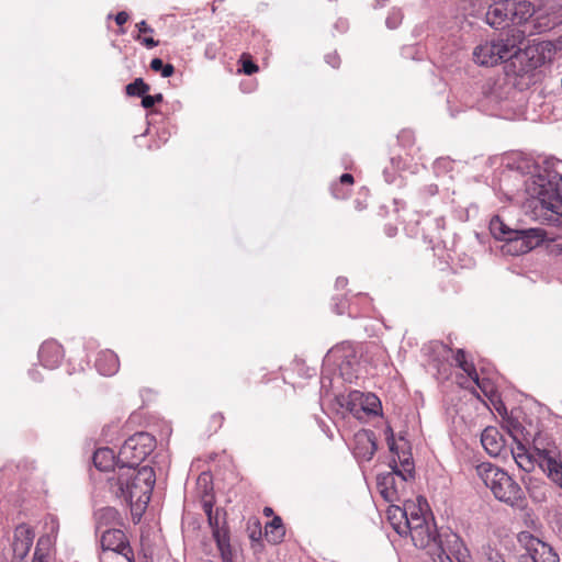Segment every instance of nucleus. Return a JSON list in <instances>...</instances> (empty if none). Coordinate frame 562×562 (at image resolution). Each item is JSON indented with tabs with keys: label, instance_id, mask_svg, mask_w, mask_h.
<instances>
[{
	"label": "nucleus",
	"instance_id": "1",
	"mask_svg": "<svg viewBox=\"0 0 562 562\" xmlns=\"http://www.w3.org/2000/svg\"><path fill=\"white\" fill-rule=\"evenodd\" d=\"M156 439L148 432H136L127 438L117 453L119 470L108 477L111 494L130 505L132 510H144L150 501L156 482L153 468L140 463L154 451Z\"/></svg>",
	"mask_w": 562,
	"mask_h": 562
},
{
	"label": "nucleus",
	"instance_id": "2",
	"mask_svg": "<svg viewBox=\"0 0 562 562\" xmlns=\"http://www.w3.org/2000/svg\"><path fill=\"white\" fill-rule=\"evenodd\" d=\"M561 177L557 172L532 176L526 183L528 198L524 203L526 214L542 224L562 227Z\"/></svg>",
	"mask_w": 562,
	"mask_h": 562
},
{
	"label": "nucleus",
	"instance_id": "3",
	"mask_svg": "<svg viewBox=\"0 0 562 562\" xmlns=\"http://www.w3.org/2000/svg\"><path fill=\"white\" fill-rule=\"evenodd\" d=\"M475 470L477 476L497 501L512 508H526L527 498L524 490L506 471L491 462H482L476 465Z\"/></svg>",
	"mask_w": 562,
	"mask_h": 562
},
{
	"label": "nucleus",
	"instance_id": "4",
	"mask_svg": "<svg viewBox=\"0 0 562 562\" xmlns=\"http://www.w3.org/2000/svg\"><path fill=\"white\" fill-rule=\"evenodd\" d=\"M525 41V32L518 27H509L496 38L485 42L474 48L473 58L482 66H495L508 60L519 52V45Z\"/></svg>",
	"mask_w": 562,
	"mask_h": 562
},
{
	"label": "nucleus",
	"instance_id": "5",
	"mask_svg": "<svg viewBox=\"0 0 562 562\" xmlns=\"http://www.w3.org/2000/svg\"><path fill=\"white\" fill-rule=\"evenodd\" d=\"M490 232L494 238L505 243L503 251L512 256L529 252L540 246L547 237L542 228L513 229L497 215L490 222Z\"/></svg>",
	"mask_w": 562,
	"mask_h": 562
},
{
	"label": "nucleus",
	"instance_id": "6",
	"mask_svg": "<svg viewBox=\"0 0 562 562\" xmlns=\"http://www.w3.org/2000/svg\"><path fill=\"white\" fill-rule=\"evenodd\" d=\"M535 453H531L522 443L512 450L515 462L522 471L530 473L538 465L547 476L562 488V462L558 460L555 447L541 448L535 440Z\"/></svg>",
	"mask_w": 562,
	"mask_h": 562
},
{
	"label": "nucleus",
	"instance_id": "7",
	"mask_svg": "<svg viewBox=\"0 0 562 562\" xmlns=\"http://www.w3.org/2000/svg\"><path fill=\"white\" fill-rule=\"evenodd\" d=\"M409 536L414 546L426 550L434 562H452L451 557L445 554L442 535L438 532L434 518Z\"/></svg>",
	"mask_w": 562,
	"mask_h": 562
},
{
	"label": "nucleus",
	"instance_id": "8",
	"mask_svg": "<svg viewBox=\"0 0 562 562\" xmlns=\"http://www.w3.org/2000/svg\"><path fill=\"white\" fill-rule=\"evenodd\" d=\"M389 514V519L400 536L412 535L413 531L424 527L434 518L426 516L422 508L415 505L406 506L404 509L396 506L390 509Z\"/></svg>",
	"mask_w": 562,
	"mask_h": 562
},
{
	"label": "nucleus",
	"instance_id": "9",
	"mask_svg": "<svg viewBox=\"0 0 562 562\" xmlns=\"http://www.w3.org/2000/svg\"><path fill=\"white\" fill-rule=\"evenodd\" d=\"M555 52V45L550 41L533 43L524 49L519 46V52L514 56L513 64L515 65L516 60L520 63L526 61V66L520 69L521 71L536 69L550 63Z\"/></svg>",
	"mask_w": 562,
	"mask_h": 562
},
{
	"label": "nucleus",
	"instance_id": "10",
	"mask_svg": "<svg viewBox=\"0 0 562 562\" xmlns=\"http://www.w3.org/2000/svg\"><path fill=\"white\" fill-rule=\"evenodd\" d=\"M517 540L532 562H560V557L553 547L530 531L519 532Z\"/></svg>",
	"mask_w": 562,
	"mask_h": 562
},
{
	"label": "nucleus",
	"instance_id": "11",
	"mask_svg": "<svg viewBox=\"0 0 562 562\" xmlns=\"http://www.w3.org/2000/svg\"><path fill=\"white\" fill-rule=\"evenodd\" d=\"M100 544L103 553L112 551L124 557L127 562H135L134 551L130 541L120 528H109L101 531Z\"/></svg>",
	"mask_w": 562,
	"mask_h": 562
},
{
	"label": "nucleus",
	"instance_id": "12",
	"mask_svg": "<svg viewBox=\"0 0 562 562\" xmlns=\"http://www.w3.org/2000/svg\"><path fill=\"white\" fill-rule=\"evenodd\" d=\"M389 436L386 437L387 446L390 451L398 458V461L401 463L400 469L397 467L396 460L394 459L392 463L390 464L391 469L396 470V474L398 477H401L402 482H407L408 480L414 477V461L412 458V453L409 451L402 450L400 452L398 447L396 446L393 430L391 427L387 428Z\"/></svg>",
	"mask_w": 562,
	"mask_h": 562
},
{
	"label": "nucleus",
	"instance_id": "13",
	"mask_svg": "<svg viewBox=\"0 0 562 562\" xmlns=\"http://www.w3.org/2000/svg\"><path fill=\"white\" fill-rule=\"evenodd\" d=\"M333 353L339 359V371L345 381L352 382L357 378V368L359 359L355 349L350 346H342L333 350Z\"/></svg>",
	"mask_w": 562,
	"mask_h": 562
},
{
	"label": "nucleus",
	"instance_id": "14",
	"mask_svg": "<svg viewBox=\"0 0 562 562\" xmlns=\"http://www.w3.org/2000/svg\"><path fill=\"white\" fill-rule=\"evenodd\" d=\"M376 450V438L372 430H361L355 435L353 454L357 459L370 461Z\"/></svg>",
	"mask_w": 562,
	"mask_h": 562
},
{
	"label": "nucleus",
	"instance_id": "15",
	"mask_svg": "<svg viewBox=\"0 0 562 562\" xmlns=\"http://www.w3.org/2000/svg\"><path fill=\"white\" fill-rule=\"evenodd\" d=\"M34 532L25 524L19 525L13 535L12 551L18 560H23L33 544Z\"/></svg>",
	"mask_w": 562,
	"mask_h": 562
},
{
	"label": "nucleus",
	"instance_id": "16",
	"mask_svg": "<svg viewBox=\"0 0 562 562\" xmlns=\"http://www.w3.org/2000/svg\"><path fill=\"white\" fill-rule=\"evenodd\" d=\"M508 0H499L490 4L485 12V21L495 29H504L510 24Z\"/></svg>",
	"mask_w": 562,
	"mask_h": 562
},
{
	"label": "nucleus",
	"instance_id": "17",
	"mask_svg": "<svg viewBox=\"0 0 562 562\" xmlns=\"http://www.w3.org/2000/svg\"><path fill=\"white\" fill-rule=\"evenodd\" d=\"M38 359L43 367L54 369L63 359V347L56 341H45L40 347Z\"/></svg>",
	"mask_w": 562,
	"mask_h": 562
},
{
	"label": "nucleus",
	"instance_id": "18",
	"mask_svg": "<svg viewBox=\"0 0 562 562\" xmlns=\"http://www.w3.org/2000/svg\"><path fill=\"white\" fill-rule=\"evenodd\" d=\"M442 538L445 554L453 555L458 562H469V550L457 533L446 532Z\"/></svg>",
	"mask_w": 562,
	"mask_h": 562
},
{
	"label": "nucleus",
	"instance_id": "19",
	"mask_svg": "<svg viewBox=\"0 0 562 562\" xmlns=\"http://www.w3.org/2000/svg\"><path fill=\"white\" fill-rule=\"evenodd\" d=\"M95 530L97 532L103 531L102 529L117 528L123 525V519L119 510L114 507H102L94 513Z\"/></svg>",
	"mask_w": 562,
	"mask_h": 562
},
{
	"label": "nucleus",
	"instance_id": "20",
	"mask_svg": "<svg viewBox=\"0 0 562 562\" xmlns=\"http://www.w3.org/2000/svg\"><path fill=\"white\" fill-rule=\"evenodd\" d=\"M92 462L100 471L113 470V474L111 476L116 475V471L121 464L117 462V454L115 456L114 451L108 447L97 449L93 453Z\"/></svg>",
	"mask_w": 562,
	"mask_h": 562
},
{
	"label": "nucleus",
	"instance_id": "21",
	"mask_svg": "<svg viewBox=\"0 0 562 562\" xmlns=\"http://www.w3.org/2000/svg\"><path fill=\"white\" fill-rule=\"evenodd\" d=\"M481 442L485 451L492 457H498L504 448V440L495 427H487L481 435Z\"/></svg>",
	"mask_w": 562,
	"mask_h": 562
},
{
	"label": "nucleus",
	"instance_id": "22",
	"mask_svg": "<svg viewBox=\"0 0 562 562\" xmlns=\"http://www.w3.org/2000/svg\"><path fill=\"white\" fill-rule=\"evenodd\" d=\"M396 470L378 475V487L381 496L386 502H395L398 499L397 485H396Z\"/></svg>",
	"mask_w": 562,
	"mask_h": 562
},
{
	"label": "nucleus",
	"instance_id": "23",
	"mask_svg": "<svg viewBox=\"0 0 562 562\" xmlns=\"http://www.w3.org/2000/svg\"><path fill=\"white\" fill-rule=\"evenodd\" d=\"M509 4V20L513 27H517V25L528 21L529 18L533 14V7L529 1H516L508 0Z\"/></svg>",
	"mask_w": 562,
	"mask_h": 562
},
{
	"label": "nucleus",
	"instance_id": "24",
	"mask_svg": "<svg viewBox=\"0 0 562 562\" xmlns=\"http://www.w3.org/2000/svg\"><path fill=\"white\" fill-rule=\"evenodd\" d=\"M120 367L119 357L112 350H104L98 355L95 360V368L103 375H113L117 372Z\"/></svg>",
	"mask_w": 562,
	"mask_h": 562
},
{
	"label": "nucleus",
	"instance_id": "25",
	"mask_svg": "<svg viewBox=\"0 0 562 562\" xmlns=\"http://www.w3.org/2000/svg\"><path fill=\"white\" fill-rule=\"evenodd\" d=\"M207 522L212 529V537L214 540L229 535L226 521V512L223 508L217 507L215 513L207 517Z\"/></svg>",
	"mask_w": 562,
	"mask_h": 562
},
{
	"label": "nucleus",
	"instance_id": "26",
	"mask_svg": "<svg viewBox=\"0 0 562 562\" xmlns=\"http://www.w3.org/2000/svg\"><path fill=\"white\" fill-rule=\"evenodd\" d=\"M285 536V529L282 522V519L276 516L271 521H269L265 527V537L266 540L272 544L280 543Z\"/></svg>",
	"mask_w": 562,
	"mask_h": 562
},
{
	"label": "nucleus",
	"instance_id": "27",
	"mask_svg": "<svg viewBox=\"0 0 562 562\" xmlns=\"http://www.w3.org/2000/svg\"><path fill=\"white\" fill-rule=\"evenodd\" d=\"M521 480L532 499L542 502L547 498V488L542 481L530 475L524 476Z\"/></svg>",
	"mask_w": 562,
	"mask_h": 562
},
{
	"label": "nucleus",
	"instance_id": "28",
	"mask_svg": "<svg viewBox=\"0 0 562 562\" xmlns=\"http://www.w3.org/2000/svg\"><path fill=\"white\" fill-rule=\"evenodd\" d=\"M216 543V547L221 553V558L223 562H235L234 560V550L231 546V537L229 535L223 536L218 539L214 540Z\"/></svg>",
	"mask_w": 562,
	"mask_h": 562
},
{
	"label": "nucleus",
	"instance_id": "29",
	"mask_svg": "<svg viewBox=\"0 0 562 562\" xmlns=\"http://www.w3.org/2000/svg\"><path fill=\"white\" fill-rule=\"evenodd\" d=\"M361 408L369 415H378L381 409V402L378 396L372 393L361 395Z\"/></svg>",
	"mask_w": 562,
	"mask_h": 562
},
{
	"label": "nucleus",
	"instance_id": "30",
	"mask_svg": "<svg viewBox=\"0 0 562 562\" xmlns=\"http://www.w3.org/2000/svg\"><path fill=\"white\" fill-rule=\"evenodd\" d=\"M150 87L142 78H136L125 87V92L130 97H144Z\"/></svg>",
	"mask_w": 562,
	"mask_h": 562
},
{
	"label": "nucleus",
	"instance_id": "31",
	"mask_svg": "<svg viewBox=\"0 0 562 562\" xmlns=\"http://www.w3.org/2000/svg\"><path fill=\"white\" fill-rule=\"evenodd\" d=\"M151 70L156 72H160L164 78H169L175 72V67L172 64H165L160 58H154L150 61Z\"/></svg>",
	"mask_w": 562,
	"mask_h": 562
},
{
	"label": "nucleus",
	"instance_id": "32",
	"mask_svg": "<svg viewBox=\"0 0 562 562\" xmlns=\"http://www.w3.org/2000/svg\"><path fill=\"white\" fill-rule=\"evenodd\" d=\"M462 370L468 374V376L484 392L486 393V386L488 382L486 380H481L476 369L472 362H468Z\"/></svg>",
	"mask_w": 562,
	"mask_h": 562
},
{
	"label": "nucleus",
	"instance_id": "33",
	"mask_svg": "<svg viewBox=\"0 0 562 562\" xmlns=\"http://www.w3.org/2000/svg\"><path fill=\"white\" fill-rule=\"evenodd\" d=\"M402 19H403V14H402L401 10L394 9L389 13V15L386 18V21H385L386 26L391 30H394L401 24Z\"/></svg>",
	"mask_w": 562,
	"mask_h": 562
},
{
	"label": "nucleus",
	"instance_id": "34",
	"mask_svg": "<svg viewBox=\"0 0 562 562\" xmlns=\"http://www.w3.org/2000/svg\"><path fill=\"white\" fill-rule=\"evenodd\" d=\"M162 94L161 93H157L155 95H150V94H145L142 99V105L143 108L145 109H150L153 108L156 103H160L162 102Z\"/></svg>",
	"mask_w": 562,
	"mask_h": 562
},
{
	"label": "nucleus",
	"instance_id": "35",
	"mask_svg": "<svg viewBox=\"0 0 562 562\" xmlns=\"http://www.w3.org/2000/svg\"><path fill=\"white\" fill-rule=\"evenodd\" d=\"M241 61L244 74L250 76L258 71V66L250 59L249 56L246 57L245 55H243Z\"/></svg>",
	"mask_w": 562,
	"mask_h": 562
},
{
	"label": "nucleus",
	"instance_id": "36",
	"mask_svg": "<svg viewBox=\"0 0 562 562\" xmlns=\"http://www.w3.org/2000/svg\"><path fill=\"white\" fill-rule=\"evenodd\" d=\"M202 508L206 515V517H210V515L214 514L215 510L213 509L214 506V498L213 495L205 494L202 498Z\"/></svg>",
	"mask_w": 562,
	"mask_h": 562
},
{
	"label": "nucleus",
	"instance_id": "37",
	"mask_svg": "<svg viewBox=\"0 0 562 562\" xmlns=\"http://www.w3.org/2000/svg\"><path fill=\"white\" fill-rule=\"evenodd\" d=\"M326 63L329 64L333 68H338L340 64V58L336 53L327 54Z\"/></svg>",
	"mask_w": 562,
	"mask_h": 562
},
{
	"label": "nucleus",
	"instance_id": "38",
	"mask_svg": "<svg viewBox=\"0 0 562 562\" xmlns=\"http://www.w3.org/2000/svg\"><path fill=\"white\" fill-rule=\"evenodd\" d=\"M454 360H456L458 367L461 369L468 363V361L465 359V352L462 349H458Z\"/></svg>",
	"mask_w": 562,
	"mask_h": 562
},
{
	"label": "nucleus",
	"instance_id": "39",
	"mask_svg": "<svg viewBox=\"0 0 562 562\" xmlns=\"http://www.w3.org/2000/svg\"><path fill=\"white\" fill-rule=\"evenodd\" d=\"M454 360H456L458 367L461 369L468 363V361L465 359V352L462 349H458Z\"/></svg>",
	"mask_w": 562,
	"mask_h": 562
},
{
	"label": "nucleus",
	"instance_id": "40",
	"mask_svg": "<svg viewBox=\"0 0 562 562\" xmlns=\"http://www.w3.org/2000/svg\"><path fill=\"white\" fill-rule=\"evenodd\" d=\"M136 40L140 41V43L143 45H145L147 48H153V47H156L158 46V41H155L153 37H140V36H137Z\"/></svg>",
	"mask_w": 562,
	"mask_h": 562
},
{
	"label": "nucleus",
	"instance_id": "41",
	"mask_svg": "<svg viewBox=\"0 0 562 562\" xmlns=\"http://www.w3.org/2000/svg\"><path fill=\"white\" fill-rule=\"evenodd\" d=\"M136 27L138 30L139 33H153L154 30L145 22V21H140L136 24Z\"/></svg>",
	"mask_w": 562,
	"mask_h": 562
},
{
	"label": "nucleus",
	"instance_id": "42",
	"mask_svg": "<svg viewBox=\"0 0 562 562\" xmlns=\"http://www.w3.org/2000/svg\"><path fill=\"white\" fill-rule=\"evenodd\" d=\"M128 14L125 11H121L115 15V22L117 25H123L127 22Z\"/></svg>",
	"mask_w": 562,
	"mask_h": 562
},
{
	"label": "nucleus",
	"instance_id": "43",
	"mask_svg": "<svg viewBox=\"0 0 562 562\" xmlns=\"http://www.w3.org/2000/svg\"><path fill=\"white\" fill-rule=\"evenodd\" d=\"M340 183L351 186L353 183V177L350 173H344L340 176Z\"/></svg>",
	"mask_w": 562,
	"mask_h": 562
},
{
	"label": "nucleus",
	"instance_id": "44",
	"mask_svg": "<svg viewBox=\"0 0 562 562\" xmlns=\"http://www.w3.org/2000/svg\"><path fill=\"white\" fill-rule=\"evenodd\" d=\"M347 279L346 278H338L337 281H336V285L338 288H344L347 285Z\"/></svg>",
	"mask_w": 562,
	"mask_h": 562
},
{
	"label": "nucleus",
	"instance_id": "45",
	"mask_svg": "<svg viewBox=\"0 0 562 562\" xmlns=\"http://www.w3.org/2000/svg\"><path fill=\"white\" fill-rule=\"evenodd\" d=\"M32 562H46L45 557L43 554L38 555L37 551L35 552V557Z\"/></svg>",
	"mask_w": 562,
	"mask_h": 562
},
{
	"label": "nucleus",
	"instance_id": "46",
	"mask_svg": "<svg viewBox=\"0 0 562 562\" xmlns=\"http://www.w3.org/2000/svg\"><path fill=\"white\" fill-rule=\"evenodd\" d=\"M396 231H397L396 227L390 226V227L386 228V234L390 237H392V236H394L396 234Z\"/></svg>",
	"mask_w": 562,
	"mask_h": 562
},
{
	"label": "nucleus",
	"instance_id": "47",
	"mask_svg": "<svg viewBox=\"0 0 562 562\" xmlns=\"http://www.w3.org/2000/svg\"><path fill=\"white\" fill-rule=\"evenodd\" d=\"M553 251H555L558 255H562V243L555 244Z\"/></svg>",
	"mask_w": 562,
	"mask_h": 562
},
{
	"label": "nucleus",
	"instance_id": "48",
	"mask_svg": "<svg viewBox=\"0 0 562 562\" xmlns=\"http://www.w3.org/2000/svg\"><path fill=\"white\" fill-rule=\"evenodd\" d=\"M494 562H506V561L503 559V557L501 554L496 553Z\"/></svg>",
	"mask_w": 562,
	"mask_h": 562
},
{
	"label": "nucleus",
	"instance_id": "49",
	"mask_svg": "<svg viewBox=\"0 0 562 562\" xmlns=\"http://www.w3.org/2000/svg\"><path fill=\"white\" fill-rule=\"evenodd\" d=\"M271 513H272V509H271V508H269V507H266V508H265V514H266V515H269V514H271Z\"/></svg>",
	"mask_w": 562,
	"mask_h": 562
}]
</instances>
